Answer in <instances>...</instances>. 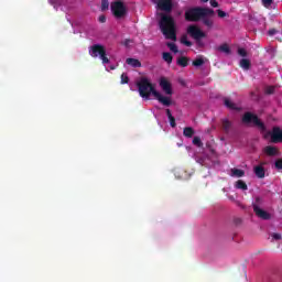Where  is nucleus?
<instances>
[{"mask_svg":"<svg viewBox=\"0 0 282 282\" xmlns=\"http://www.w3.org/2000/svg\"><path fill=\"white\" fill-rule=\"evenodd\" d=\"M212 17H215V10L206 7H193L185 11V21H189L191 23L202 21L203 25L208 28V30H213L215 25Z\"/></svg>","mask_w":282,"mask_h":282,"instance_id":"nucleus-1","label":"nucleus"},{"mask_svg":"<svg viewBox=\"0 0 282 282\" xmlns=\"http://www.w3.org/2000/svg\"><path fill=\"white\" fill-rule=\"evenodd\" d=\"M137 87L141 98L149 100L152 94V96H154V98L164 107H171V105H173L171 97H164L162 94L155 90V87H153V84H151L147 77L141 78L140 82L137 83Z\"/></svg>","mask_w":282,"mask_h":282,"instance_id":"nucleus-2","label":"nucleus"},{"mask_svg":"<svg viewBox=\"0 0 282 282\" xmlns=\"http://www.w3.org/2000/svg\"><path fill=\"white\" fill-rule=\"evenodd\" d=\"M159 28L169 41H177V26L175 24V19L166 13H160Z\"/></svg>","mask_w":282,"mask_h":282,"instance_id":"nucleus-3","label":"nucleus"},{"mask_svg":"<svg viewBox=\"0 0 282 282\" xmlns=\"http://www.w3.org/2000/svg\"><path fill=\"white\" fill-rule=\"evenodd\" d=\"M89 55L93 58H100L102 61L104 65L109 64V57H107V50L101 44H94L89 47Z\"/></svg>","mask_w":282,"mask_h":282,"instance_id":"nucleus-4","label":"nucleus"},{"mask_svg":"<svg viewBox=\"0 0 282 282\" xmlns=\"http://www.w3.org/2000/svg\"><path fill=\"white\" fill-rule=\"evenodd\" d=\"M242 122L243 124H254V127H258V129H260V131H265V123H263V121H261V119H259V117L252 112H246L242 116Z\"/></svg>","mask_w":282,"mask_h":282,"instance_id":"nucleus-5","label":"nucleus"},{"mask_svg":"<svg viewBox=\"0 0 282 282\" xmlns=\"http://www.w3.org/2000/svg\"><path fill=\"white\" fill-rule=\"evenodd\" d=\"M110 9L116 19H122V17H127V7H124V2L122 1L111 2Z\"/></svg>","mask_w":282,"mask_h":282,"instance_id":"nucleus-6","label":"nucleus"},{"mask_svg":"<svg viewBox=\"0 0 282 282\" xmlns=\"http://www.w3.org/2000/svg\"><path fill=\"white\" fill-rule=\"evenodd\" d=\"M187 34L197 42L202 41V39H206V33L197 25H189L187 28Z\"/></svg>","mask_w":282,"mask_h":282,"instance_id":"nucleus-7","label":"nucleus"},{"mask_svg":"<svg viewBox=\"0 0 282 282\" xmlns=\"http://www.w3.org/2000/svg\"><path fill=\"white\" fill-rule=\"evenodd\" d=\"M156 3L159 10L162 12H172L173 11V0H152Z\"/></svg>","mask_w":282,"mask_h":282,"instance_id":"nucleus-8","label":"nucleus"},{"mask_svg":"<svg viewBox=\"0 0 282 282\" xmlns=\"http://www.w3.org/2000/svg\"><path fill=\"white\" fill-rule=\"evenodd\" d=\"M159 85L166 96H173V86L171 85V82L166 79V77H161Z\"/></svg>","mask_w":282,"mask_h":282,"instance_id":"nucleus-9","label":"nucleus"},{"mask_svg":"<svg viewBox=\"0 0 282 282\" xmlns=\"http://www.w3.org/2000/svg\"><path fill=\"white\" fill-rule=\"evenodd\" d=\"M253 212L257 215V217H259L260 219H272V216L270 215V213L261 209L258 205H253Z\"/></svg>","mask_w":282,"mask_h":282,"instance_id":"nucleus-10","label":"nucleus"},{"mask_svg":"<svg viewBox=\"0 0 282 282\" xmlns=\"http://www.w3.org/2000/svg\"><path fill=\"white\" fill-rule=\"evenodd\" d=\"M271 141L276 144L282 142V130L279 127H274L271 133Z\"/></svg>","mask_w":282,"mask_h":282,"instance_id":"nucleus-11","label":"nucleus"},{"mask_svg":"<svg viewBox=\"0 0 282 282\" xmlns=\"http://www.w3.org/2000/svg\"><path fill=\"white\" fill-rule=\"evenodd\" d=\"M263 166H265V162H262L253 167V173L256 177H259V180H263V177H265V167Z\"/></svg>","mask_w":282,"mask_h":282,"instance_id":"nucleus-12","label":"nucleus"},{"mask_svg":"<svg viewBox=\"0 0 282 282\" xmlns=\"http://www.w3.org/2000/svg\"><path fill=\"white\" fill-rule=\"evenodd\" d=\"M224 105L229 109L230 111H241V107L237 106L230 98L225 97L224 98Z\"/></svg>","mask_w":282,"mask_h":282,"instance_id":"nucleus-13","label":"nucleus"},{"mask_svg":"<svg viewBox=\"0 0 282 282\" xmlns=\"http://www.w3.org/2000/svg\"><path fill=\"white\" fill-rule=\"evenodd\" d=\"M263 152L269 155V158H274V155H279V150L275 147L267 145L263 149Z\"/></svg>","mask_w":282,"mask_h":282,"instance_id":"nucleus-14","label":"nucleus"},{"mask_svg":"<svg viewBox=\"0 0 282 282\" xmlns=\"http://www.w3.org/2000/svg\"><path fill=\"white\" fill-rule=\"evenodd\" d=\"M127 65H130V67H142V62L139 59H135L133 57H129L126 59Z\"/></svg>","mask_w":282,"mask_h":282,"instance_id":"nucleus-15","label":"nucleus"},{"mask_svg":"<svg viewBox=\"0 0 282 282\" xmlns=\"http://www.w3.org/2000/svg\"><path fill=\"white\" fill-rule=\"evenodd\" d=\"M221 123H223L224 133H230V129L232 128V122H230V120L228 119H223Z\"/></svg>","mask_w":282,"mask_h":282,"instance_id":"nucleus-16","label":"nucleus"},{"mask_svg":"<svg viewBox=\"0 0 282 282\" xmlns=\"http://www.w3.org/2000/svg\"><path fill=\"white\" fill-rule=\"evenodd\" d=\"M165 113L169 118L170 127H172V129H175L177 127V123L175 122V117H173V113H171V109H166Z\"/></svg>","mask_w":282,"mask_h":282,"instance_id":"nucleus-17","label":"nucleus"},{"mask_svg":"<svg viewBox=\"0 0 282 282\" xmlns=\"http://www.w3.org/2000/svg\"><path fill=\"white\" fill-rule=\"evenodd\" d=\"M176 65L180 67H188V57L186 56H181L176 61Z\"/></svg>","mask_w":282,"mask_h":282,"instance_id":"nucleus-18","label":"nucleus"},{"mask_svg":"<svg viewBox=\"0 0 282 282\" xmlns=\"http://www.w3.org/2000/svg\"><path fill=\"white\" fill-rule=\"evenodd\" d=\"M183 135L185 138H193L195 135V129L192 127H185L183 130Z\"/></svg>","mask_w":282,"mask_h":282,"instance_id":"nucleus-19","label":"nucleus"},{"mask_svg":"<svg viewBox=\"0 0 282 282\" xmlns=\"http://www.w3.org/2000/svg\"><path fill=\"white\" fill-rule=\"evenodd\" d=\"M162 58L165 63H167V65H171V63H173V55H171V53L169 52H163Z\"/></svg>","mask_w":282,"mask_h":282,"instance_id":"nucleus-20","label":"nucleus"},{"mask_svg":"<svg viewBox=\"0 0 282 282\" xmlns=\"http://www.w3.org/2000/svg\"><path fill=\"white\" fill-rule=\"evenodd\" d=\"M231 175L232 177H243V175H246V172L239 169H231Z\"/></svg>","mask_w":282,"mask_h":282,"instance_id":"nucleus-21","label":"nucleus"},{"mask_svg":"<svg viewBox=\"0 0 282 282\" xmlns=\"http://www.w3.org/2000/svg\"><path fill=\"white\" fill-rule=\"evenodd\" d=\"M236 188L240 189V191H248V184H246V182L238 180L236 182Z\"/></svg>","mask_w":282,"mask_h":282,"instance_id":"nucleus-22","label":"nucleus"},{"mask_svg":"<svg viewBox=\"0 0 282 282\" xmlns=\"http://www.w3.org/2000/svg\"><path fill=\"white\" fill-rule=\"evenodd\" d=\"M218 52H223L224 54H230V46L228 44H221L220 46L217 47Z\"/></svg>","mask_w":282,"mask_h":282,"instance_id":"nucleus-23","label":"nucleus"},{"mask_svg":"<svg viewBox=\"0 0 282 282\" xmlns=\"http://www.w3.org/2000/svg\"><path fill=\"white\" fill-rule=\"evenodd\" d=\"M181 43L183 45H185L186 47H192L193 46V42L188 41V36L187 35H183L181 37Z\"/></svg>","mask_w":282,"mask_h":282,"instance_id":"nucleus-24","label":"nucleus"},{"mask_svg":"<svg viewBox=\"0 0 282 282\" xmlns=\"http://www.w3.org/2000/svg\"><path fill=\"white\" fill-rule=\"evenodd\" d=\"M240 67L246 70L250 69V59L242 58L240 61Z\"/></svg>","mask_w":282,"mask_h":282,"instance_id":"nucleus-25","label":"nucleus"},{"mask_svg":"<svg viewBox=\"0 0 282 282\" xmlns=\"http://www.w3.org/2000/svg\"><path fill=\"white\" fill-rule=\"evenodd\" d=\"M166 46L169 47V50H171V52H174V54H177L180 52L177 50V44H175L173 42H167Z\"/></svg>","mask_w":282,"mask_h":282,"instance_id":"nucleus-26","label":"nucleus"},{"mask_svg":"<svg viewBox=\"0 0 282 282\" xmlns=\"http://www.w3.org/2000/svg\"><path fill=\"white\" fill-rule=\"evenodd\" d=\"M193 144L195 147H198L199 149H202V147H204V142H202V138H199V137H194Z\"/></svg>","mask_w":282,"mask_h":282,"instance_id":"nucleus-27","label":"nucleus"},{"mask_svg":"<svg viewBox=\"0 0 282 282\" xmlns=\"http://www.w3.org/2000/svg\"><path fill=\"white\" fill-rule=\"evenodd\" d=\"M192 65H194V67H202V65H204V58L194 59Z\"/></svg>","mask_w":282,"mask_h":282,"instance_id":"nucleus-28","label":"nucleus"},{"mask_svg":"<svg viewBox=\"0 0 282 282\" xmlns=\"http://www.w3.org/2000/svg\"><path fill=\"white\" fill-rule=\"evenodd\" d=\"M109 10V0H101V12Z\"/></svg>","mask_w":282,"mask_h":282,"instance_id":"nucleus-29","label":"nucleus"},{"mask_svg":"<svg viewBox=\"0 0 282 282\" xmlns=\"http://www.w3.org/2000/svg\"><path fill=\"white\" fill-rule=\"evenodd\" d=\"M129 84V76H127V74H122L121 75V85H127Z\"/></svg>","mask_w":282,"mask_h":282,"instance_id":"nucleus-30","label":"nucleus"},{"mask_svg":"<svg viewBox=\"0 0 282 282\" xmlns=\"http://www.w3.org/2000/svg\"><path fill=\"white\" fill-rule=\"evenodd\" d=\"M275 169L278 170V171H282V159H278V160H275Z\"/></svg>","mask_w":282,"mask_h":282,"instance_id":"nucleus-31","label":"nucleus"},{"mask_svg":"<svg viewBox=\"0 0 282 282\" xmlns=\"http://www.w3.org/2000/svg\"><path fill=\"white\" fill-rule=\"evenodd\" d=\"M238 54H239V56H242L243 58H246V56H248V52L246 51V48H238Z\"/></svg>","mask_w":282,"mask_h":282,"instance_id":"nucleus-32","label":"nucleus"},{"mask_svg":"<svg viewBox=\"0 0 282 282\" xmlns=\"http://www.w3.org/2000/svg\"><path fill=\"white\" fill-rule=\"evenodd\" d=\"M272 3H273V0H262V6H264V8H270Z\"/></svg>","mask_w":282,"mask_h":282,"instance_id":"nucleus-33","label":"nucleus"},{"mask_svg":"<svg viewBox=\"0 0 282 282\" xmlns=\"http://www.w3.org/2000/svg\"><path fill=\"white\" fill-rule=\"evenodd\" d=\"M217 14H218L219 19H224L227 17V13L225 11H223L221 9L217 10Z\"/></svg>","mask_w":282,"mask_h":282,"instance_id":"nucleus-34","label":"nucleus"},{"mask_svg":"<svg viewBox=\"0 0 282 282\" xmlns=\"http://www.w3.org/2000/svg\"><path fill=\"white\" fill-rule=\"evenodd\" d=\"M265 94H268L269 96L274 94V86H268L265 88Z\"/></svg>","mask_w":282,"mask_h":282,"instance_id":"nucleus-35","label":"nucleus"},{"mask_svg":"<svg viewBox=\"0 0 282 282\" xmlns=\"http://www.w3.org/2000/svg\"><path fill=\"white\" fill-rule=\"evenodd\" d=\"M209 3L212 8H219V2H217V0H210Z\"/></svg>","mask_w":282,"mask_h":282,"instance_id":"nucleus-36","label":"nucleus"},{"mask_svg":"<svg viewBox=\"0 0 282 282\" xmlns=\"http://www.w3.org/2000/svg\"><path fill=\"white\" fill-rule=\"evenodd\" d=\"M261 202H263V199L259 196L256 197V203L253 204V206H260Z\"/></svg>","mask_w":282,"mask_h":282,"instance_id":"nucleus-37","label":"nucleus"},{"mask_svg":"<svg viewBox=\"0 0 282 282\" xmlns=\"http://www.w3.org/2000/svg\"><path fill=\"white\" fill-rule=\"evenodd\" d=\"M272 239H274L275 241L281 240V234H272Z\"/></svg>","mask_w":282,"mask_h":282,"instance_id":"nucleus-38","label":"nucleus"},{"mask_svg":"<svg viewBox=\"0 0 282 282\" xmlns=\"http://www.w3.org/2000/svg\"><path fill=\"white\" fill-rule=\"evenodd\" d=\"M98 21H99V23H106V22H107V17L100 15V17L98 18Z\"/></svg>","mask_w":282,"mask_h":282,"instance_id":"nucleus-39","label":"nucleus"},{"mask_svg":"<svg viewBox=\"0 0 282 282\" xmlns=\"http://www.w3.org/2000/svg\"><path fill=\"white\" fill-rule=\"evenodd\" d=\"M276 29H270L269 31H268V34H269V36H274V34H276Z\"/></svg>","mask_w":282,"mask_h":282,"instance_id":"nucleus-40","label":"nucleus"},{"mask_svg":"<svg viewBox=\"0 0 282 282\" xmlns=\"http://www.w3.org/2000/svg\"><path fill=\"white\" fill-rule=\"evenodd\" d=\"M129 43H131V40H130V39H126V40L123 41V45H124L126 47H129Z\"/></svg>","mask_w":282,"mask_h":282,"instance_id":"nucleus-41","label":"nucleus"},{"mask_svg":"<svg viewBox=\"0 0 282 282\" xmlns=\"http://www.w3.org/2000/svg\"><path fill=\"white\" fill-rule=\"evenodd\" d=\"M200 1H203V3H208V0H200Z\"/></svg>","mask_w":282,"mask_h":282,"instance_id":"nucleus-42","label":"nucleus"}]
</instances>
